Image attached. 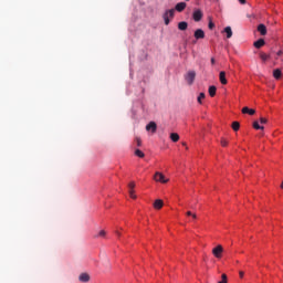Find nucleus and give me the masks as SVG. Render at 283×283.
<instances>
[{
    "mask_svg": "<svg viewBox=\"0 0 283 283\" xmlns=\"http://www.w3.org/2000/svg\"><path fill=\"white\" fill-rule=\"evenodd\" d=\"M157 129L158 125H156V122H149L146 126V132H151V134H156Z\"/></svg>",
    "mask_w": 283,
    "mask_h": 283,
    "instance_id": "obj_5",
    "label": "nucleus"
},
{
    "mask_svg": "<svg viewBox=\"0 0 283 283\" xmlns=\"http://www.w3.org/2000/svg\"><path fill=\"white\" fill-rule=\"evenodd\" d=\"M185 8H187L186 2H178L175 7V10H177V12H182L185 10Z\"/></svg>",
    "mask_w": 283,
    "mask_h": 283,
    "instance_id": "obj_10",
    "label": "nucleus"
},
{
    "mask_svg": "<svg viewBox=\"0 0 283 283\" xmlns=\"http://www.w3.org/2000/svg\"><path fill=\"white\" fill-rule=\"evenodd\" d=\"M219 81L221 83V85H227L228 81H227V72L221 71L219 73Z\"/></svg>",
    "mask_w": 283,
    "mask_h": 283,
    "instance_id": "obj_7",
    "label": "nucleus"
},
{
    "mask_svg": "<svg viewBox=\"0 0 283 283\" xmlns=\"http://www.w3.org/2000/svg\"><path fill=\"white\" fill-rule=\"evenodd\" d=\"M192 220H196L198 218V216H196V213H192Z\"/></svg>",
    "mask_w": 283,
    "mask_h": 283,
    "instance_id": "obj_38",
    "label": "nucleus"
},
{
    "mask_svg": "<svg viewBox=\"0 0 283 283\" xmlns=\"http://www.w3.org/2000/svg\"><path fill=\"white\" fill-rule=\"evenodd\" d=\"M185 80L187 81L188 85H193V82L196 81V71H189L185 75Z\"/></svg>",
    "mask_w": 283,
    "mask_h": 283,
    "instance_id": "obj_2",
    "label": "nucleus"
},
{
    "mask_svg": "<svg viewBox=\"0 0 283 283\" xmlns=\"http://www.w3.org/2000/svg\"><path fill=\"white\" fill-rule=\"evenodd\" d=\"M203 98H205V93H200L198 98H197V101H198V103H200V105H202Z\"/></svg>",
    "mask_w": 283,
    "mask_h": 283,
    "instance_id": "obj_23",
    "label": "nucleus"
},
{
    "mask_svg": "<svg viewBox=\"0 0 283 283\" xmlns=\"http://www.w3.org/2000/svg\"><path fill=\"white\" fill-rule=\"evenodd\" d=\"M242 114H249L250 116H253L255 114V109L245 106L242 108Z\"/></svg>",
    "mask_w": 283,
    "mask_h": 283,
    "instance_id": "obj_13",
    "label": "nucleus"
},
{
    "mask_svg": "<svg viewBox=\"0 0 283 283\" xmlns=\"http://www.w3.org/2000/svg\"><path fill=\"white\" fill-rule=\"evenodd\" d=\"M186 216H191V217H192V216H193V212L187 211V212H186Z\"/></svg>",
    "mask_w": 283,
    "mask_h": 283,
    "instance_id": "obj_35",
    "label": "nucleus"
},
{
    "mask_svg": "<svg viewBox=\"0 0 283 283\" xmlns=\"http://www.w3.org/2000/svg\"><path fill=\"white\" fill-rule=\"evenodd\" d=\"M260 123H261V125H266V123H269V120L264 117H261Z\"/></svg>",
    "mask_w": 283,
    "mask_h": 283,
    "instance_id": "obj_30",
    "label": "nucleus"
},
{
    "mask_svg": "<svg viewBox=\"0 0 283 283\" xmlns=\"http://www.w3.org/2000/svg\"><path fill=\"white\" fill-rule=\"evenodd\" d=\"M128 187H129V191H134L136 184L134 181H132L128 184Z\"/></svg>",
    "mask_w": 283,
    "mask_h": 283,
    "instance_id": "obj_25",
    "label": "nucleus"
},
{
    "mask_svg": "<svg viewBox=\"0 0 283 283\" xmlns=\"http://www.w3.org/2000/svg\"><path fill=\"white\" fill-rule=\"evenodd\" d=\"M219 283H227V274L221 275V281Z\"/></svg>",
    "mask_w": 283,
    "mask_h": 283,
    "instance_id": "obj_31",
    "label": "nucleus"
},
{
    "mask_svg": "<svg viewBox=\"0 0 283 283\" xmlns=\"http://www.w3.org/2000/svg\"><path fill=\"white\" fill-rule=\"evenodd\" d=\"M239 275L240 277H244V272L243 271L239 272Z\"/></svg>",
    "mask_w": 283,
    "mask_h": 283,
    "instance_id": "obj_36",
    "label": "nucleus"
},
{
    "mask_svg": "<svg viewBox=\"0 0 283 283\" xmlns=\"http://www.w3.org/2000/svg\"><path fill=\"white\" fill-rule=\"evenodd\" d=\"M163 206H164L163 200H160V199L155 200L154 209H160Z\"/></svg>",
    "mask_w": 283,
    "mask_h": 283,
    "instance_id": "obj_19",
    "label": "nucleus"
},
{
    "mask_svg": "<svg viewBox=\"0 0 283 283\" xmlns=\"http://www.w3.org/2000/svg\"><path fill=\"white\" fill-rule=\"evenodd\" d=\"M154 180H156V182H161V184H166L169 182V179L165 178V175H163V172H156L154 176Z\"/></svg>",
    "mask_w": 283,
    "mask_h": 283,
    "instance_id": "obj_4",
    "label": "nucleus"
},
{
    "mask_svg": "<svg viewBox=\"0 0 283 283\" xmlns=\"http://www.w3.org/2000/svg\"><path fill=\"white\" fill-rule=\"evenodd\" d=\"M202 17H203V14H202V11L200 9L195 10L193 13H192L193 21H196L197 23L199 21H202Z\"/></svg>",
    "mask_w": 283,
    "mask_h": 283,
    "instance_id": "obj_6",
    "label": "nucleus"
},
{
    "mask_svg": "<svg viewBox=\"0 0 283 283\" xmlns=\"http://www.w3.org/2000/svg\"><path fill=\"white\" fill-rule=\"evenodd\" d=\"M239 3H241L242 6H244V3H247V0H239Z\"/></svg>",
    "mask_w": 283,
    "mask_h": 283,
    "instance_id": "obj_34",
    "label": "nucleus"
},
{
    "mask_svg": "<svg viewBox=\"0 0 283 283\" xmlns=\"http://www.w3.org/2000/svg\"><path fill=\"white\" fill-rule=\"evenodd\" d=\"M273 76H274V78H276V80L282 78V71H281L280 69H275V70L273 71Z\"/></svg>",
    "mask_w": 283,
    "mask_h": 283,
    "instance_id": "obj_17",
    "label": "nucleus"
},
{
    "mask_svg": "<svg viewBox=\"0 0 283 283\" xmlns=\"http://www.w3.org/2000/svg\"><path fill=\"white\" fill-rule=\"evenodd\" d=\"M265 43L266 42L264 41V39H259L253 43V45L254 48H256V50H260V48H264Z\"/></svg>",
    "mask_w": 283,
    "mask_h": 283,
    "instance_id": "obj_9",
    "label": "nucleus"
},
{
    "mask_svg": "<svg viewBox=\"0 0 283 283\" xmlns=\"http://www.w3.org/2000/svg\"><path fill=\"white\" fill-rule=\"evenodd\" d=\"M105 235H106L105 230H101V231L98 232V234H97V238H105Z\"/></svg>",
    "mask_w": 283,
    "mask_h": 283,
    "instance_id": "obj_27",
    "label": "nucleus"
},
{
    "mask_svg": "<svg viewBox=\"0 0 283 283\" xmlns=\"http://www.w3.org/2000/svg\"><path fill=\"white\" fill-rule=\"evenodd\" d=\"M229 145V142H227V139L221 138V146L222 147H227Z\"/></svg>",
    "mask_w": 283,
    "mask_h": 283,
    "instance_id": "obj_29",
    "label": "nucleus"
},
{
    "mask_svg": "<svg viewBox=\"0 0 283 283\" xmlns=\"http://www.w3.org/2000/svg\"><path fill=\"white\" fill-rule=\"evenodd\" d=\"M187 28H189V23L181 21L178 23V30H181L182 32H185V30H187Z\"/></svg>",
    "mask_w": 283,
    "mask_h": 283,
    "instance_id": "obj_14",
    "label": "nucleus"
},
{
    "mask_svg": "<svg viewBox=\"0 0 283 283\" xmlns=\"http://www.w3.org/2000/svg\"><path fill=\"white\" fill-rule=\"evenodd\" d=\"M260 59H261L262 61H269V59H271V55H270V54H266V53H264V52H261V53H260Z\"/></svg>",
    "mask_w": 283,
    "mask_h": 283,
    "instance_id": "obj_20",
    "label": "nucleus"
},
{
    "mask_svg": "<svg viewBox=\"0 0 283 283\" xmlns=\"http://www.w3.org/2000/svg\"><path fill=\"white\" fill-rule=\"evenodd\" d=\"M223 252H224V248H222V245H217L212 250V255H214V258H218L220 260V258H222Z\"/></svg>",
    "mask_w": 283,
    "mask_h": 283,
    "instance_id": "obj_3",
    "label": "nucleus"
},
{
    "mask_svg": "<svg viewBox=\"0 0 283 283\" xmlns=\"http://www.w3.org/2000/svg\"><path fill=\"white\" fill-rule=\"evenodd\" d=\"M209 95L211 96V98H213V96H216V92H218V88L216 86H210L209 90Z\"/></svg>",
    "mask_w": 283,
    "mask_h": 283,
    "instance_id": "obj_18",
    "label": "nucleus"
},
{
    "mask_svg": "<svg viewBox=\"0 0 283 283\" xmlns=\"http://www.w3.org/2000/svg\"><path fill=\"white\" fill-rule=\"evenodd\" d=\"M78 280H80V282L87 283V282H90V274L82 273V274H80Z\"/></svg>",
    "mask_w": 283,
    "mask_h": 283,
    "instance_id": "obj_12",
    "label": "nucleus"
},
{
    "mask_svg": "<svg viewBox=\"0 0 283 283\" xmlns=\"http://www.w3.org/2000/svg\"><path fill=\"white\" fill-rule=\"evenodd\" d=\"M276 54H277V56H282L283 51L281 50V51H279Z\"/></svg>",
    "mask_w": 283,
    "mask_h": 283,
    "instance_id": "obj_37",
    "label": "nucleus"
},
{
    "mask_svg": "<svg viewBox=\"0 0 283 283\" xmlns=\"http://www.w3.org/2000/svg\"><path fill=\"white\" fill-rule=\"evenodd\" d=\"M129 197L133 198V200H136V195L134 193V190H129Z\"/></svg>",
    "mask_w": 283,
    "mask_h": 283,
    "instance_id": "obj_32",
    "label": "nucleus"
},
{
    "mask_svg": "<svg viewBox=\"0 0 283 283\" xmlns=\"http://www.w3.org/2000/svg\"><path fill=\"white\" fill-rule=\"evenodd\" d=\"M135 156H137L138 158H145V153H143V150H140V149H136Z\"/></svg>",
    "mask_w": 283,
    "mask_h": 283,
    "instance_id": "obj_21",
    "label": "nucleus"
},
{
    "mask_svg": "<svg viewBox=\"0 0 283 283\" xmlns=\"http://www.w3.org/2000/svg\"><path fill=\"white\" fill-rule=\"evenodd\" d=\"M224 32L227 34V39H231L233 36V31L231 30V27H226Z\"/></svg>",
    "mask_w": 283,
    "mask_h": 283,
    "instance_id": "obj_16",
    "label": "nucleus"
},
{
    "mask_svg": "<svg viewBox=\"0 0 283 283\" xmlns=\"http://www.w3.org/2000/svg\"><path fill=\"white\" fill-rule=\"evenodd\" d=\"M253 128H254V129H264V126H260V123L254 122V123H253Z\"/></svg>",
    "mask_w": 283,
    "mask_h": 283,
    "instance_id": "obj_24",
    "label": "nucleus"
},
{
    "mask_svg": "<svg viewBox=\"0 0 283 283\" xmlns=\"http://www.w3.org/2000/svg\"><path fill=\"white\" fill-rule=\"evenodd\" d=\"M136 144H137V147H142L143 146V140H140L139 137H136Z\"/></svg>",
    "mask_w": 283,
    "mask_h": 283,
    "instance_id": "obj_28",
    "label": "nucleus"
},
{
    "mask_svg": "<svg viewBox=\"0 0 283 283\" xmlns=\"http://www.w3.org/2000/svg\"><path fill=\"white\" fill-rule=\"evenodd\" d=\"M258 32H260L261 36H266V25L259 24L258 25Z\"/></svg>",
    "mask_w": 283,
    "mask_h": 283,
    "instance_id": "obj_11",
    "label": "nucleus"
},
{
    "mask_svg": "<svg viewBox=\"0 0 283 283\" xmlns=\"http://www.w3.org/2000/svg\"><path fill=\"white\" fill-rule=\"evenodd\" d=\"M232 129H233L234 132H238V130L240 129V124H239L238 122H233V123H232Z\"/></svg>",
    "mask_w": 283,
    "mask_h": 283,
    "instance_id": "obj_22",
    "label": "nucleus"
},
{
    "mask_svg": "<svg viewBox=\"0 0 283 283\" xmlns=\"http://www.w3.org/2000/svg\"><path fill=\"white\" fill-rule=\"evenodd\" d=\"M117 235H120V232L116 231Z\"/></svg>",
    "mask_w": 283,
    "mask_h": 283,
    "instance_id": "obj_40",
    "label": "nucleus"
},
{
    "mask_svg": "<svg viewBox=\"0 0 283 283\" xmlns=\"http://www.w3.org/2000/svg\"><path fill=\"white\" fill-rule=\"evenodd\" d=\"M170 140H172V143H178V140H180V135H178V133H171Z\"/></svg>",
    "mask_w": 283,
    "mask_h": 283,
    "instance_id": "obj_15",
    "label": "nucleus"
},
{
    "mask_svg": "<svg viewBox=\"0 0 283 283\" xmlns=\"http://www.w3.org/2000/svg\"><path fill=\"white\" fill-rule=\"evenodd\" d=\"M195 39L197 40L205 39V31L202 29H197L195 31Z\"/></svg>",
    "mask_w": 283,
    "mask_h": 283,
    "instance_id": "obj_8",
    "label": "nucleus"
},
{
    "mask_svg": "<svg viewBox=\"0 0 283 283\" xmlns=\"http://www.w3.org/2000/svg\"><path fill=\"white\" fill-rule=\"evenodd\" d=\"M184 147H187V143H182Z\"/></svg>",
    "mask_w": 283,
    "mask_h": 283,
    "instance_id": "obj_39",
    "label": "nucleus"
},
{
    "mask_svg": "<svg viewBox=\"0 0 283 283\" xmlns=\"http://www.w3.org/2000/svg\"><path fill=\"white\" fill-rule=\"evenodd\" d=\"M208 28H209V30H213V28H216V23H213V21H209V23H208Z\"/></svg>",
    "mask_w": 283,
    "mask_h": 283,
    "instance_id": "obj_26",
    "label": "nucleus"
},
{
    "mask_svg": "<svg viewBox=\"0 0 283 283\" xmlns=\"http://www.w3.org/2000/svg\"><path fill=\"white\" fill-rule=\"evenodd\" d=\"M211 65H216V59L211 57Z\"/></svg>",
    "mask_w": 283,
    "mask_h": 283,
    "instance_id": "obj_33",
    "label": "nucleus"
},
{
    "mask_svg": "<svg viewBox=\"0 0 283 283\" xmlns=\"http://www.w3.org/2000/svg\"><path fill=\"white\" fill-rule=\"evenodd\" d=\"M176 14V9H169L166 10L165 13L163 14V19L165 21V25H169L170 20L174 19V15Z\"/></svg>",
    "mask_w": 283,
    "mask_h": 283,
    "instance_id": "obj_1",
    "label": "nucleus"
}]
</instances>
